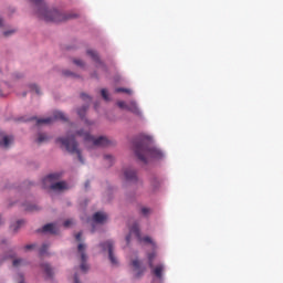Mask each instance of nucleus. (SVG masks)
Here are the masks:
<instances>
[{
    "label": "nucleus",
    "instance_id": "obj_1",
    "mask_svg": "<svg viewBox=\"0 0 283 283\" xmlns=\"http://www.w3.org/2000/svg\"><path fill=\"white\" fill-rule=\"evenodd\" d=\"M35 8V14L45 22H64L76 19L77 14L74 12L63 13L57 9H49L45 0H30Z\"/></svg>",
    "mask_w": 283,
    "mask_h": 283
},
{
    "label": "nucleus",
    "instance_id": "obj_2",
    "mask_svg": "<svg viewBox=\"0 0 283 283\" xmlns=\"http://www.w3.org/2000/svg\"><path fill=\"white\" fill-rule=\"evenodd\" d=\"M134 150L137 158L144 164H148L149 159L161 160L164 158V153L156 146H153L148 137L135 140Z\"/></svg>",
    "mask_w": 283,
    "mask_h": 283
},
{
    "label": "nucleus",
    "instance_id": "obj_3",
    "mask_svg": "<svg viewBox=\"0 0 283 283\" xmlns=\"http://www.w3.org/2000/svg\"><path fill=\"white\" fill-rule=\"evenodd\" d=\"M59 180H61V172L50 174L43 179V186L44 188L51 189L53 191L67 190V182Z\"/></svg>",
    "mask_w": 283,
    "mask_h": 283
},
{
    "label": "nucleus",
    "instance_id": "obj_4",
    "mask_svg": "<svg viewBox=\"0 0 283 283\" xmlns=\"http://www.w3.org/2000/svg\"><path fill=\"white\" fill-rule=\"evenodd\" d=\"M75 138H76V135H69V137L66 138H57L56 143L64 146L70 154L77 155L80 163L84 164V159L82 158L81 151L77 148V143Z\"/></svg>",
    "mask_w": 283,
    "mask_h": 283
},
{
    "label": "nucleus",
    "instance_id": "obj_5",
    "mask_svg": "<svg viewBox=\"0 0 283 283\" xmlns=\"http://www.w3.org/2000/svg\"><path fill=\"white\" fill-rule=\"evenodd\" d=\"M75 136L83 137L85 142H91L94 147H108L111 145V140L107 137L99 136L98 138H94L84 130H77Z\"/></svg>",
    "mask_w": 283,
    "mask_h": 283
},
{
    "label": "nucleus",
    "instance_id": "obj_6",
    "mask_svg": "<svg viewBox=\"0 0 283 283\" xmlns=\"http://www.w3.org/2000/svg\"><path fill=\"white\" fill-rule=\"evenodd\" d=\"M129 234L126 237V241H127V244H129L130 242V235L132 234H135L138 239L139 242H146V243H150L153 244V247H155L156 244L153 242L151 238L150 237H144L142 238L140 235V230H139V227L137 223H135L130 229H129Z\"/></svg>",
    "mask_w": 283,
    "mask_h": 283
},
{
    "label": "nucleus",
    "instance_id": "obj_7",
    "mask_svg": "<svg viewBox=\"0 0 283 283\" xmlns=\"http://www.w3.org/2000/svg\"><path fill=\"white\" fill-rule=\"evenodd\" d=\"M53 116L54 117L36 119V125H50V123H53L54 120H63V122L67 120L65 113H63L61 111H55Z\"/></svg>",
    "mask_w": 283,
    "mask_h": 283
},
{
    "label": "nucleus",
    "instance_id": "obj_8",
    "mask_svg": "<svg viewBox=\"0 0 283 283\" xmlns=\"http://www.w3.org/2000/svg\"><path fill=\"white\" fill-rule=\"evenodd\" d=\"M85 244L83 243H80L78 247H77V251L81 255V265H80V270L83 272V273H86L90 269V266L87 265L86 261H87V255L85 253Z\"/></svg>",
    "mask_w": 283,
    "mask_h": 283
},
{
    "label": "nucleus",
    "instance_id": "obj_9",
    "mask_svg": "<svg viewBox=\"0 0 283 283\" xmlns=\"http://www.w3.org/2000/svg\"><path fill=\"white\" fill-rule=\"evenodd\" d=\"M101 247L103 248L104 251H106V250L108 251V256H109L111 262L114 265L118 264V261H117V259H116V256L114 255V252H113L114 242L108 240V241L102 243Z\"/></svg>",
    "mask_w": 283,
    "mask_h": 283
},
{
    "label": "nucleus",
    "instance_id": "obj_10",
    "mask_svg": "<svg viewBox=\"0 0 283 283\" xmlns=\"http://www.w3.org/2000/svg\"><path fill=\"white\" fill-rule=\"evenodd\" d=\"M124 176H125L127 182H130V184L140 182L142 184V181L139 180V178L137 176V171L135 169H132V168L125 169Z\"/></svg>",
    "mask_w": 283,
    "mask_h": 283
},
{
    "label": "nucleus",
    "instance_id": "obj_11",
    "mask_svg": "<svg viewBox=\"0 0 283 283\" xmlns=\"http://www.w3.org/2000/svg\"><path fill=\"white\" fill-rule=\"evenodd\" d=\"M0 146H3L4 148H9V146L14 142L13 136H7L3 133H0Z\"/></svg>",
    "mask_w": 283,
    "mask_h": 283
},
{
    "label": "nucleus",
    "instance_id": "obj_12",
    "mask_svg": "<svg viewBox=\"0 0 283 283\" xmlns=\"http://www.w3.org/2000/svg\"><path fill=\"white\" fill-rule=\"evenodd\" d=\"M132 265L135 268V270L137 271V273H136V277H140L143 274H144V272H145V268H142V263H140V261L139 260H134L133 262H132Z\"/></svg>",
    "mask_w": 283,
    "mask_h": 283
},
{
    "label": "nucleus",
    "instance_id": "obj_13",
    "mask_svg": "<svg viewBox=\"0 0 283 283\" xmlns=\"http://www.w3.org/2000/svg\"><path fill=\"white\" fill-rule=\"evenodd\" d=\"M41 232H43V233H51V234H57V228H56L55 224L49 223V224H45L42 228Z\"/></svg>",
    "mask_w": 283,
    "mask_h": 283
},
{
    "label": "nucleus",
    "instance_id": "obj_14",
    "mask_svg": "<svg viewBox=\"0 0 283 283\" xmlns=\"http://www.w3.org/2000/svg\"><path fill=\"white\" fill-rule=\"evenodd\" d=\"M150 269L153 270V274H155V276H157V279H161L163 277V272L165 270V265L164 264H157V266H153Z\"/></svg>",
    "mask_w": 283,
    "mask_h": 283
},
{
    "label": "nucleus",
    "instance_id": "obj_15",
    "mask_svg": "<svg viewBox=\"0 0 283 283\" xmlns=\"http://www.w3.org/2000/svg\"><path fill=\"white\" fill-rule=\"evenodd\" d=\"M93 220L96 223H104L107 220V216L105 214V212H95V214L93 216Z\"/></svg>",
    "mask_w": 283,
    "mask_h": 283
},
{
    "label": "nucleus",
    "instance_id": "obj_16",
    "mask_svg": "<svg viewBox=\"0 0 283 283\" xmlns=\"http://www.w3.org/2000/svg\"><path fill=\"white\" fill-rule=\"evenodd\" d=\"M127 109L134 114H136V116H140V111L137 106V103L135 101H132L128 106Z\"/></svg>",
    "mask_w": 283,
    "mask_h": 283
},
{
    "label": "nucleus",
    "instance_id": "obj_17",
    "mask_svg": "<svg viewBox=\"0 0 283 283\" xmlns=\"http://www.w3.org/2000/svg\"><path fill=\"white\" fill-rule=\"evenodd\" d=\"M24 223L25 222L23 220H19L14 224L10 226V229L12 230V232L17 233L20 230V228L24 226Z\"/></svg>",
    "mask_w": 283,
    "mask_h": 283
},
{
    "label": "nucleus",
    "instance_id": "obj_18",
    "mask_svg": "<svg viewBox=\"0 0 283 283\" xmlns=\"http://www.w3.org/2000/svg\"><path fill=\"white\" fill-rule=\"evenodd\" d=\"M42 269L44 271V273L49 276V277H52L53 276V269L51 268V265H49L48 263H43L42 265Z\"/></svg>",
    "mask_w": 283,
    "mask_h": 283
},
{
    "label": "nucleus",
    "instance_id": "obj_19",
    "mask_svg": "<svg viewBox=\"0 0 283 283\" xmlns=\"http://www.w3.org/2000/svg\"><path fill=\"white\" fill-rule=\"evenodd\" d=\"M50 140V137L46 134H39L38 144H43Z\"/></svg>",
    "mask_w": 283,
    "mask_h": 283
},
{
    "label": "nucleus",
    "instance_id": "obj_20",
    "mask_svg": "<svg viewBox=\"0 0 283 283\" xmlns=\"http://www.w3.org/2000/svg\"><path fill=\"white\" fill-rule=\"evenodd\" d=\"M156 255H157L156 252L148 253V266H150V269L154 268V260Z\"/></svg>",
    "mask_w": 283,
    "mask_h": 283
},
{
    "label": "nucleus",
    "instance_id": "obj_21",
    "mask_svg": "<svg viewBox=\"0 0 283 283\" xmlns=\"http://www.w3.org/2000/svg\"><path fill=\"white\" fill-rule=\"evenodd\" d=\"M87 108H88V105H83L80 109H77V114L80 118H84Z\"/></svg>",
    "mask_w": 283,
    "mask_h": 283
},
{
    "label": "nucleus",
    "instance_id": "obj_22",
    "mask_svg": "<svg viewBox=\"0 0 283 283\" xmlns=\"http://www.w3.org/2000/svg\"><path fill=\"white\" fill-rule=\"evenodd\" d=\"M87 55H90L93 59V61L99 62V57L95 51L88 50Z\"/></svg>",
    "mask_w": 283,
    "mask_h": 283
},
{
    "label": "nucleus",
    "instance_id": "obj_23",
    "mask_svg": "<svg viewBox=\"0 0 283 283\" xmlns=\"http://www.w3.org/2000/svg\"><path fill=\"white\" fill-rule=\"evenodd\" d=\"M104 159H105V163H107V167H112L114 161L113 157L111 155H105Z\"/></svg>",
    "mask_w": 283,
    "mask_h": 283
},
{
    "label": "nucleus",
    "instance_id": "obj_24",
    "mask_svg": "<svg viewBox=\"0 0 283 283\" xmlns=\"http://www.w3.org/2000/svg\"><path fill=\"white\" fill-rule=\"evenodd\" d=\"M115 92H116V93H126V94H128V95H130V94L133 93L130 90L124 88V87H117V88L115 90Z\"/></svg>",
    "mask_w": 283,
    "mask_h": 283
},
{
    "label": "nucleus",
    "instance_id": "obj_25",
    "mask_svg": "<svg viewBox=\"0 0 283 283\" xmlns=\"http://www.w3.org/2000/svg\"><path fill=\"white\" fill-rule=\"evenodd\" d=\"M49 248V244H43L40 249V255H44L48 252Z\"/></svg>",
    "mask_w": 283,
    "mask_h": 283
},
{
    "label": "nucleus",
    "instance_id": "obj_26",
    "mask_svg": "<svg viewBox=\"0 0 283 283\" xmlns=\"http://www.w3.org/2000/svg\"><path fill=\"white\" fill-rule=\"evenodd\" d=\"M23 262L24 261L22 259H15V260H13L12 265L17 268L19 265H22Z\"/></svg>",
    "mask_w": 283,
    "mask_h": 283
},
{
    "label": "nucleus",
    "instance_id": "obj_27",
    "mask_svg": "<svg viewBox=\"0 0 283 283\" xmlns=\"http://www.w3.org/2000/svg\"><path fill=\"white\" fill-rule=\"evenodd\" d=\"M30 88H31L32 91H35L36 94H41V90H40V87H39L38 85L32 84V85H30Z\"/></svg>",
    "mask_w": 283,
    "mask_h": 283
},
{
    "label": "nucleus",
    "instance_id": "obj_28",
    "mask_svg": "<svg viewBox=\"0 0 283 283\" xmlns=\"http://www.w3.org/2000/svg\"><path fill=\"white\" fill-rule=\"evenodd\" d=\"M101 93H102V96H103V98H104L105 101H108V99H109L107 90L103 88V90L101 91Z\"/></svg>",
    "mask_w": 283,
    "mask_h": 283
},
{
    "label": "nucleus",
    "instance_id": "obj_29",
    "mask_svg": "<svg viewBox=\"0 0 283 283\" xmlns=\"http://www.w3.org/2000/svg\"><path fill=\"white\" fill-rule=\"evenodd\" d=\"M117 105H118L120 108H124V109H127V107H128V104H126L124 101L117 102Z\"/></svg>",
    "mask_w": 283,
    "mask_h": 283
},
{
    "label": "nucleus",
    "instance_id": "obj_30",
    "mask_svg": "<svg viewBox=\"0 0 283 283\" xmlns=\"http://www.w3.org/2000/svg\"><path fill=\"white\" fill-rule=\"evenodd\" d=\"M151 212L150 208H142V213L147 217Z\"/></svg>",
    "mask_w": 283,
    "mask_h": 283
},
{
    "label": "nucleus",
    "instance_id": "obj_31",
    "mask_svg": "<svg viewBox=\"0 0 283 283\" xmlns=\"http://www.w3.org/2000/svg\"><path fill=\"white\" fill-rule=\"evenodd\" d=\"M72 224H74V220H66L63 226L64 228H70Z\"/></svg>",
    "mask_w": 283,
    "mask_h": 283
},
{
    "label": "nucleus",
    "instance_id": "obj_32",
    "mask_svg": "<svg viewBox=\"0 0 283 283\" xmlns=\"http://www.w3.org/2000/svg\"><path fill=\"white\" fill-rule=\"evenodd\" d=\"M73 63L80 67L84 66V63L81 60H73Z\"/></svg>",
    "mask_w": 283,
    "mask_h": 283
},
{
    "label": "nucleus",
    "instance_id": "obj_33",
    "mask_svg": "<svg viewBox=\"0 0 283 283\" xmlns=\"http://www.w3.org/2000/svg\"><path fill=\"white\" fill-rule=\"evenodd\" d=\"M17 281H19L18 283H25L23 274H18Z\"/></svg>",
    "mask_w": 283,
    "mask_h": 283
},
{
    "label": "nucleus",
    "instance_id": "obj_34",
    "mask_svg": "<svg viewBox=\"0 0 283 283\" xmlns=\"http://www.w3.org/2000/svg\"><path fill=\"white\" fill-rule=\"evenodd\" d=\"M81 97L83 99H87V102H91V97L88 95L84 94V93L81 94Z\"/></svg>",
    "mask_w": 283,
    "mask_h": 283
},
{
    "label": "nucleus",
    "instance_id": "obj_35",
    "mask_svg": "<svg viewBox=\"0 0 283 283\" xmlns=\"http://www.w3.org/2000/svg\"><path fill=\"white\" fill-rule=\"evenodd\" d=\"M15 31H4L3 32V36H10L11 34H13Z\"/></svg>",
    "mask_w": 283,
    "mask_h": 283
},
{
    "label": "nucleus",
    "instance_id": "obj_36",
    "mask_svg": "<svg viewBox=\"0 0 283 283\" xmlns=\"http://www.w3.org/2000/svg\"><path fill=\"white\" fill-rule=\"evenodd\" d=\"M160 185V182L156 179H153V187L157 188Z\"/></svg>",
    "mask_w": 283,
    "mask_h": 283
},
{
    "label": "nucleus",
    "instance_id": "obj_37",
    "mask_svg": "<svg viewBox=\"0 0 283 283\" xmlns=\"http://www.w3.org/2000/svg\"><path fill=\"white\" fill-rule=\"evenodd\" d=\"M63 74L65 76H74V73L70 72V71H64Z\"/></svg>",
    "mask_w": 283,
    "mask_h": 283
},
{
    "label": "nucleus",
    "instance_id": "obj_38",
    "mask_svg": "<svg viewBox=\"0 0 283 283\" xmlns=\"http://www.w3.org/2000/svg\"><path fill=\"white\" fill-rule=\"evenodd\" d=\"M33 248H35V244H28L24 247L25 250H32Z\"/></svg>",
    "mask_w": 283,
    "mask_h": 283
},
{
    "label": "nucleus",
    "instance_id": "obj_39",
    "mask_svg": "<svg viewBox=\"0 0 283 283\" xmlns=\"http://www.w3.org/2000/svg\"><path fill=\"white\" fill-rule=\"evenodd\" d=\"M81 238H82V233L81 232H78L76 235H75V239H76V241H81Z\"/></svg>",
    "mask_w": 283,
    "mask_h": 283
},
{
    "label": "nucleus",
    "instance_id": "obj_40",
    "mask_svg": "<svg viewBox=\"0 0 283 283\" xmlns=\"http://www.w3.org/2000/svg\"><path fill=\"white\" fill-rule=\"evenodd\" d=\"M0 27H3V20L0 18Z\"/></svg>",
    "mask_w": 283,
    "mask_h": 283
},
{
    "label": "nucleus",
    "instance_id": "obj_41",
    "mask_svg": "<svg viewBox=\"0 0 283 283\" xmlns=\"http://www.w3.org/2000/svg\"><path fill=\"white\" fill-rule=\"evenodd\" d=\"M88 186H90V182L86 181V182H85V188H88Z\"/></svg>",
    "mask_w": 283,
    "mask_h": 283
},
{
    "label": "nucleus",
    "instance_id": "obj_42",
    "mask_svg": "<svg viewBox=\"0 0 283 283\" xmlns=\"http://www.w3.org/2000/svg\"><path fill=\"white\" fill-rule=\"evenodd\" d=\"M0 96H2V92L0 91Z\"/></svg>",
    "mask_w": 283,
    "mask_h": 283
},
{
    "label": "nucleus",
    "instance_id": "obj_43",
    "mask_svg": "<svg viewBox=\"0 0 283 283\" xmlns=\"http://www.w3.org/2000/svg\"><path fill=\"white\" fill-rule=\"evenodd\" d=\"M23 96H27V93H23Z\"/></svg>",
    "mask_w": 283,
    "mask_h": 283
},
{
    "label": "nucleus",
    "instance_id": "obj_44",
    "mask_svg": "<svg viewBox=\"0 0 283 283\" xmlns=\"http://www.w3.org/2000/svg\"><path fill=\"white\" fill-rule=\"evenodd\" d=\"M3 262V260H0V264Z\"/></svg>",
    "mask_w": 283,
    "mask_h": 283
},
{
    "label": "nucleus",
    "instance_id": "obj_45",
    "mask_svg": "<svg viewBox=\"0 0 283 283\" xmlns=\"http://www.w3.org/2000/svg\"><path fill=\"white\" fill-rule=\"evenodd\" d=\"M1 223H2V222H1V220H0V226H1Z\"/></svg>",
    "mask_w": 283,
    "mask_h": 283
}]
</instances>
